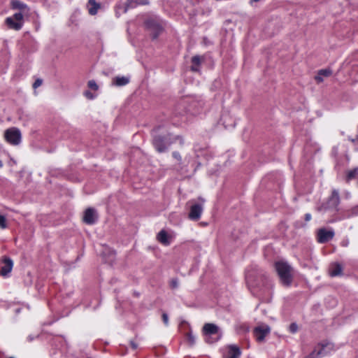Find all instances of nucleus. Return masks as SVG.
Here are the masks:
<instances>
[{"instance_id":"29","label":"nucleus","mask_w":358,"mask_h":358,"mask_svg":"<svg viewBox=\"0 0 358 358\" xmlns=\"http://www.w3.org/2000/svg\"><path fill=\"white\" fill-rule=\"evenodd\" d=\"M289 329L291 333L294 334L298 330V326L295 323H292L289 325Z\"/></svg>"},{"instance_id":"16","label":"nucleus","mask_w":358,"mask_h":358,"mask_svg":"<svg viewBox=\"0 0 358 358\" xmlns=\"http://www.w3.org/2000/svg\"><path fill=\"white\" fill-rule=\"evenodd\" d=\"M88 12L90 15H94L96 14L100 5L97 3L95 0H89L87 3Z\"/></svg>"},{"instance_id":"40","label":"nucleus","mask_w":358,"mask_h":358,"mask_svg":"<svg viewBox=\"0 0 358 358\" xmlns=\"http://www.w3.org/2000/svg\"><path fill=\"white\" fill-rule=\"evenodd\" d=\"M1 166H2V164H1V162H0V167H1Z\"/></svg>"},{"instance_id":"7","label":"nucleus","mask_w":358,"mask_h":358,"mask_svg":"<svg viewBox=\"0 0 358 358\" xmlns=\"http://www.w3.org/2000/svg\"><path fill=\"white\" fill-rule=\"evenodd\" d=\"M219 328L214 324L207 323L205 324L203 327V333L205 336V341L208 343H213L215 342L217 339L212 340L211 336L218 334Z\"/></svg>"},{"instance_id":"5","label":"nucleus","mask_w":358,"mask_h":358,"mask_svg":"<svg viewBox=\"0 0 358 358\" xmlns=\"http://www.w3.org/2000/svg\"><path fill=\"white\" fill-rule=\"evenodd\" d=\"M334 350V345L333 343L329 342L322 343L320 346L319 350H313L309 355L306 356L305 358H319L320 357L327 355Z\"/></svg>"},{"instance_id":"34","label":"nucleus","mask_w":358,"mask_h":358,"mask_svg":"<svg viewBox=\"0 0 358 358\" xmlns=\"http://www.w3.org/2000/svg\"><path fill=\"white\" fill-rule=\"evenodd\" d=\"M315 79L317 83H322L324 80V77L322 76V75H320V72L318 71L317 75L315 77Z\"/></svg>"},{"instance_id":"9","label":"nucleus","mask_w":358,"mask_h":358,"mask_svg":"<svg viewBox=\"0 0 358 358\" xmlns=\"http://www.w3.org/2000/svg\"><path fill=\"white\" fill-rule=\"evenodd\" d=\"M153 144L158 152H162L166 150L168 145L170 144V142L166 137L157 136L155 137L153 140Z\"/></svg>"},{"instance_id":"14","label":"nucleus","mask_w":358,"mask_h":358,"mask_svg":"<svg viewBox=\"0 0 358 358\" xmlns=\"http://www.w3.org/2000/svg\"><path fill=\"white\" fill-rule=\"evenodd\" d=\"M157 238L159 243L164 245H169L171 243L170 236L164 230H162L158 233Z\"/></svg>"},{"instance_id":"35","label":"nucleus","mask_w":358,"mask_h":358,"mask_svg":"<svg viewBox=\"0 0 358 358\" xmlns=\"http://www.w3.org/2000/svg\"><path fill=\"white\" fill-rule=\"evenodd\" d=\"M310 220H311V215H310V213H306V214L305 215V220H306V222H308V221H310Z\"/></svg>"},{"instance_id":"22","label":"nucleus","mask_w":358,"mask_h":358,"mask_svg":"<svg viewBox=\"0 0 358 358\" xmlns=\"http://www.w3.org/2000/svg\"><path fill=\"white\" fill-rule=\"evenodd\" d=\"M358 174V168H355L348 173V179L350 180L354 178Z\"/></svg>"},{"instance_id":"33","label":"nucleus","mask_w":358,"mask_h":358,"mask_svg":"<svg viewBox=\"0 0 358 358\" xmlns=\"http://www.w3.org/2000/svg\"><path fill=\"white\" fill-rule=\"evenodd\" d=\"M162 320L164 323L165 325H168L169 324V317H168V315L165 313H164L162 315Z\"/></svg>"},{"instance_id":"15","label":"nucleus","mask_w":358,"mask_h":358,"mask_svg":"<svg viewBox=\"0 0 358 358\" xmlns=\"http://www.w3.org/2000/svg\"><path fill=\"white\" fill-rule=\"evenodd\" d=\"M13 268V262L9 258H6L3 262V266L1 268V274L6 275L10 273Z\"/></svg>"},{"instance_id":"21","label":"nucleus","mask_w":358,"mask_h":358,"mask_svg":"<svg viewBox=\"0 0 358 358\" xmlns=\"http://www.w3.org/2000/svg\"><path fill=\"white\" fill-rule=\"evenodd\" d=\"M186 339L189 345H193L195 343L196 339L191 331L186 334Z\"/></svg>"},{"instance_id":"26","label":"nucleus","mask_w":358,"mask_h":358,"mask_svg":"<svg viewBox=\"0 0 358 358\" xmlns=\"http://www.w3.org/2000/svg\"><path fill=\"white\" fill-rule=\"evenodd\" d=\"M320 74L323 77H329L331 75L332 71L330 69H321L319 71Z\"/></svg>"},{"instance_id":"6","label":"nucleus","mask_w":358,"mask_h":358,"mask_svg":"<svg viewBox=\"0 0 358 358\" xmlns=\"http://www.w3.org/2000/svg\"><path fill=\"white\" fill-rule=\"evenodd\" d=\"M146 27L151 31L153 38H156L163 29L162 24L159 19L150 18L145 22Z\"/></svg>"},{"instance_id":"28","label":"nucleus","mask_w":358,"mask_h":358,"mask_svg":"<svg viewBox=\"0 0 358 358\" xmlns=\"http://www.w3.org/2000/svg\"><path fill=\"white\" fill-rule=\"evenodd\" d=\"M192 62L193 64L199 66L201 63V58L199 56H194L192 59Z\"/></svg>"},{"instance_id":"27","label":"nucleus","mask_w":358,"mask_h":358,"mask_svg":"<svg viewBox=\"0 0 358 358\" xmlns=\"http://www.w3.org/2000/svg\"><path fill=\"white\" fill-rule=\"evenodd\" d=\"M358 215V206L353 207L349 211V216H354Z\"/></svg>"},{"instance_id":"17","label":"nucleus","mask_w":358,"mask_h":358,"mask_svg":"<svg viewBox=\"0 0 358 358\" xmlns=\"http://www.w3.org/2000/svg\"><path fill=\"white\" fill-rule=\"evenodd\" d=\"M342 266L339 264H334L329 268V274L332 277L342 274Z\"/></svg>"},{"instance_id":"42","label":"nucleus","mask_w":358,"mask_h":358,"mask_svg":"<svg viewBox=\"0 0 358 358\" xmlns=\"http://www.w3.org/2000/svg\"><path fill=\"white\" fill-rule=\"evenodd\" d=\"M9 358H14V357H9Z\"/></svg>"},{"instance_id":"36","label":"nucleus","mask_w":358,"mask_h":358,"mask_svg":"<svg viewBox=\"0 0 358 358\" xmlns=\"http://www.w3.org/2000/svg\"><path fill=\"white\" fill-rule=\"evenodd\" d=\"M197 66H198L193 64L192 66V70L194 71H198V67Z\"/></svg>"},{"instance_id":"25","label":"nucleus","mask_w":358,"mask_h":358,"mask_svg":"<svg viewBox=\"0 0 358 358\" xmlns=\"http://www.w3.org/2000/svg\"><path fill=\"white\" fill-rule=\"evenodd\" d=\"M7 227L6 219L4 215H0V228L6 229Z\"/></svg>"},{"instance_id":"23","label":"nucleus","mask_w":358,"mask_h":358,"mask_svg":"<svg viewBox=\"0 0 358 358\" xmlns=\"http://www.w3.org/2000/svg\"><path fill=\"white\" fill-rule=\"evenodd\" d=\"M87 86L89 88L96 91L99 89L98 85L96 83V82L94 80H89L87 83Z\"/></svg>"},{"instance_id":"1","label":"nucleus","mask_w":358,"mask_h":358,"mask_svg":"<svg viewBox=\"0 0 358 358\" xmlns=\"http://www.w3.org/2000/svg\"><path fill=\"white\" fill-rule=\"evenodd\" d=\"M275 266L281 282L285 285H290L292 280L293 271L291 266L283 261L277 262Z\"/></svg>"},{"instance_id":"41","label":"nucleus","mask_w":358,"mask_h":358,"mask_svg":"<svg viewBox=\"0 0 358 358\" xmlns=\"http://www.w3.org/2000/svg\"><path fill=\"white\" fill-rule=\"evenodd\" d=\"M357 140H358V136H357Z\"/></svg>"},{"instance_id":"39","label":"nucleus","mask_w":358,"mask_h":358,"mask_svg":"<svg viewBox=\"0 0 358 358\" xmlns=\"http://www.w3.org/2000/svg\"><path fill=\"white\" fill-rule=\"evenodd\" d=\"M202 202H204V199H199Z\"/></svg>"},{"instance_id":"32","label":"nucleus","mask_w":358,"mask_h":358,"mask_svg":"<svg viewBox=\"0 0 358 358\" xmlns=\"http://www.w3.org/2000/svg\"><path fill=\"white\" fill-rule=\"evenodd\" d=\"M42 83H43V81L41 79H36L33 84V87L34 89H36L37 87H40L42 85Z\"/></svg>"},{"instance_id":"12","label":"nucleus","mask_w":358,"mask_h":358,"mask_svg":"<svg viewBox=\"0 0 358 358\" xmlns=\"http://www.w3.org/2000/svg\"><path fill=\"white\" fill-rule=\"evenodd\" d=\"M96 219L97 214L94 208H89L85 210L83 217V221L85 223L88 224H92L96 222Z\"/></svg>"},{"instance_id":"4","label":"nucleus","mask_w":358,"mask_h":358,"mask_svg":"<svg viewBox=\"0 0 358 358\" xmlns=\"http://www.w3.org/2000/svg\"><path fill=\"white\" fill-rule=\"evenodd\" d=\"M4 138L10 144L17 145L21 141V133L18 129L12 127L5 131Z\"/></svg>"},{"instance_id":"19","label":"nucleus","mask_w":358,"mask_h":358,"mask_svg":"<svg viewBox=\"0 0 358 358\" xmlns=\"http://www.w3.org/2000/svg\"><path fill=\"white\" fill-rule=\"evenodd\" d=\"M129 79L127 77H116L113 80V84L117 86H123L129 83Z\"/></svg>"},{"instance_id":"13","label":"nucleus","mask_w":358,"mask_h":358,"mask_svg":"<svg viewBox=\"0 0 358 358\" xmlns=\"http://www.w3.org/2000/svg\"><path fill=\"white\" fill-rule=\"evenodd\" d=\"M334 236V232L332 230H326L325 229H320L318 231V241L320 243H326L332 239Z\"/></svg>"},{"instance_id":"20","label":"nucleus","mask_w":358,"mask_h":358,"mask_svg":"<svg viewBox=\"0 0 358 358\" xmlns=\"http://www.w3.org/2000/svg\"><path fill=\"white\" fill-rule=\"evenodd\" d=\"M148 3V0H131L128 1L127 3V8H125V11L127 10L129 7H134L136 5H145Z\"/></svg>"},{"instance_id":"18","label":"nucleus","mask_w":358,"mask_h":358,"mask_svg":"<svg viewBox=\"0 0 358 358\" xmlns=\"http://www.w3.org/2000/svg\"><path fill=\"white\" fill-rule=\"evenodd\" d=\"M241 355L240 349L235 345L229 347L228 358H239Z\"/></svg>"},{"instance_id":"8","label":"nucleus","mask_w":358,"mask_h":358,"mask_svg":"<svg viewBox=\"0 0 358 358\" xmlns=\"http://www.w3.org/2000/svg\"><path fill=\"white\" fill-rule=\"evenodd\" d=\"M270 331L271 329L267 324H261L254 329L253 333L256 340L258 342H262Z\"/></svg>"},{"instance_id":"37","label":"nucleus","mask_w":358,"mask_h":358,"mask_svg":"<svg viewBox=\"0 0 358 358\" xmlns=\"http://www.w3.org/2000/svg\"><path fill=\"white\" fill-rule=\"evenodd\" d=\"M259 0H251L250 1V4H252L253 2H257L259 1Z\"/></svg>"},{"instance_id":"38","label":"nucleus","mask_w":358,"mask_h":358,"mask_svg":"<svg viewBox=\"0 0 358 358\" xmlns=\"http://www.w3.org/2000/svg\"><path fill=\"white\" fill-rule=\"evenodd\" d=\"M131 345H132L133 348H136V345L134 343H131Z\"/></svg>"},{"instance_id":"10","label":"nucleus","mask_w":358,"mask_h":358,"mask_svg":"<svg viewBox=\"0 0 358 358\" xmlns=\"http://www.w3.org/2000/svg\"><path fill=\"white\" fill-rule=\"evenodd\" d=\"M10 6L12 9L19 10L17 13H21L22 17L29 11L28 6L18 0H12L10 1Z\"/></svg>"},{"instance_id":"30","label":"nucleus","mask_w":358,"mask_h":358,"mask_svg":"<svg viewBox=\"0 0 358 358\" xmlns=\"http://www.w3.org/2000/svg\"><path fill=\"white\" fill-rule=\"evenodd\" d=\"M172 155L173 158H175L179 162V164H180L182 161V157L180 153L178 152H173Z\"/></svg>"},{"instance_id":"3","label":"nucleus","mask_w":358,"mask_h":358,"mask_svg":"<svg viewBox=\"0 0 358 358\" xmlns=\"http://www.w3.org/2000/svg\"><path fill=\"white\" fill-rule=\"evenodd\" d=\"M5 24L10 29L19 31L22 29L24 24V19L21 13H15L5 20Z\"/></svg>"},{"instance_id":"11","label":"nucleus","mask_w":358,"mask_h":358,"mask_svg":"<svg viewBox=\"0 0 358 358\" xmlns=\"http://www.w3.org/2000/svg\"><path fill=\"white\" fill-rule=\"evenodd\" d=\"M203 207L201 204H194L191 206L189 218L192 220H198L201 217Z\"/></svg>"},{"instance_id":"2","label":"nucleus","mask_w":358,"mask_h":358,"mask_svg":"<svg viewBox=\"0 0 358 358\" xmlns=\"http://www.w3.org/2000/svg\"><path fill=\"white\" fill-rule=\"evenodd\" d=\"M340 202V198L338 191L333 190L331 196L328 201L318 207L317 210L320 212L327 210H337V207Z\"/></svg>"},{"instance_id":"31","label":"nucleus","mask_w":358,"mask_h":358,"mask_svg":"<svg viewBox=\"0 0 358 358\" xmlns=\"http://www.w3.org/2000/svg\"><path fill=\"white\" fill-rule=\"evenodd\" d=\"M85 96L88 99H93L95 96L90 91H85L84 92Z\"/></svg>"},{"instance_id":"24","label":"nucleus","mask_w":358,"mask_h":358,"mask_svg":"<svg viewBox=\"0 0 358 358\" xmlns=\"http://www.w3.org/2000/svg\"><path fill=\"white\" fill-rule=\"evenodd\" d=\"M169 285H170V287L171 289H176V288H178V285H179L178 280L177 278L171 279L170 280Z\"/></svg>"}]
</instances>
